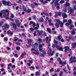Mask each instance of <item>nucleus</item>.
<instances>
[{"instance_id": "obj_26", "label": "nucleus", "mask_w": 76, "mask_h": 76, "mask_svg": "<svg viewBox=\"0 0 76 76\" xmlns=\"http://www.w3.org/2000/svg\"><path fill=\"white\" fill-rule=\"evenodd\" d=\"M58 50L59 51H63V47H60V48H59V49Z\"/></svg>"}, {"instance_id": "obj_30", "label": "nucleus", "mask_w": 76, "mask_h": 76, "mask_svg": "<svg viewBox=\"0 0 76 76\" xmlns=\"http://www.w3.org/2000/svg\"><path fill=\"white\" fill-rule=\"evenodd\" d=\"M67 64V63L66 62H63L62 63V66H64L65 65H66Z\"/></svg>"}, {"instance_id": "obj_17", "label": "nucleus", "mask_w": 76, "mask_h": 76, "mask_svg": "<svg viewBox=\"0 0 76 76\" xmlns=\"http://www.w3.org/2000/svg\"><path fill=\"white\" fill-rule=\"evenodd\" d=\"M37 42L38 43H40V42H42V39L39 38L38 39Z\"/></svg>"}, {"instance_id": "obj_16", "label": "nucleus", "mask_w": 76, "mask_h": 76, "mask_svg": "<svg viewBox=\"0 0 76 76\" xmlns=\"http://www.w3.org/2000/svg\"><path fill=\"white\" fill-rule=\"evenodd\" d=\"M39 22H44V19L42 18H40L39 20Z\"/></svg>"}, {"instance_id": "obj_48", "label": "nucleus", "mask_w": 76, "mask_h": 76, "mask_svg": "<svg viewBox=\"0 0 76 76\" xmlns=\"http://www.w3.org/2000/svg\"><path fill=\"white\" fill-rule=\"evenodd\" d=\"M64 3V1L63 0L61 1H60V3L61 4H63V3Z\"/></svg>"}, {"instance_id": "obj_22", "label": "nucleus", "mask_w": 76, "mask_h": 76, "mask_svg": "<svg viewBox=\"0 0 76 76\" xmlns=\"http://www.w3.org/2000/svg\"><path fill=\"white\" fill-rule=\"evenodd\" d=\"M63 75V71H61L59 74V76H62Z\"/></svg>"}, {"instance_id": "obj_44", "label": "nucleus", "mask_w": 76, "mask_h": 76, "mask_svg": "<svg viewBox=\"0 0 76 76\" xmlns=\"http://www.w3.org/2000/svg\"><path fill=\"white\" fill-rule=\"evenodd\" d=\"M23 10H24V11L25 12H26V8H25V7L24 6H23Z\"/></svg>"}, {"instance_id": "obj_37", "label": "nucleus", "mask_w": 76, "mask_h": 76, "mask_svg": "<svg viewBox=\"0 0 76 76\" xmlns=\"http://www.w3.org/2000/svg\"><path fill=\"white\" fill-rule=\"evenodd\" d=\"M68 22L70 24H71L72 23V20L71 19H69V20H68Z\"/></svg>"}, {"instance_id": "obj_56", "label": "nucleus", "mask_w": 76, "mask_h": 76, "mask_svg": "<svg viewBox=\"0 0 76 76\" xmlns=\"http://www.w3.org/2000/svg\"><path fill=\"white\" fill-rule=\"evenodd\" d=\"M59 64H62L63 63V62H62V61L61 60L59 61Z\"/></svg>"}, {"instance_id": "obj_25", "label": "nucleus", "mask_w": 76, "mask_h": 76, "mask_svg": "<svg viewBox=\"0 0 76 76\" xmlns=\"http://www.w3.org/2000/svg\"><path fill=\"white\" fill-rule=\"evenodd\" d=\"M31 22H32V24H33V27L35 28V27L36 26V24H35V22H34L33 21L31 22Z\"/></svg>"}, {"instance_id": "obj_19", "label": "nucleus", "mask_w": 76, "mask_h": 76, "mask_svg": "<svg viewBox=\"0 0 76 76\" xmlns=\"http://www.w3.org/2000/svg\"><path fill=\"white\" fill-rule=\"evenodd\" d=\"M47 30L48 32L50 33H51V29H50V28H47Z\"/></svg>"}, {"instance_id": "obj_27", "label": "nucleus", "mask_w": 76, "mask_h": 76, "mask_svg": "<svg viewBox=\"0 0 76 76\" xmlns=\"http://www.w3.org/2000/svg\"><path fill=\"white\" fill-rule=\"evenodd\" d=\"M58 41H60V39H61V38H62V37H61V36H58Z\"/></svg>"}, {"instance_id": "obj_12", "label": "nucleus", "mask_w": 76, "mask_h": 76, "mask_svg": "<svg viewBox=\"0 0 76 76\" xmlns=\"http://www.w3.org/2000/svg\"><path fill=\"white\" fill-rule=\"evenodd\" d=\"M16 22L18 26H20V25L21 24V23H20L19 21L18 20H16Z\"/></svg>"}, {"instance_id": "obj_54", "label": "nucleus", "mask_w": 76, "mask_h": 76, "mask_svg": "<svg viewBox=\"0 0 76 76\" xmlns=\"http://www.w3.org/2000/svg\"><path fill=\"white\" fill-rule=\"evenodd\" d=\"M4 40L5 41H7L8 40V39L7 37H4Z\"/></svg>"}, {"instance_id": "obj_10", "label": "nucleus", "mask_w": 76, "mask_h": 76, "mask_svg": "<svg viewBox=\"0 0 76 76\" xmlns=\"http://www.w3.org/2000/svg\"><path fill=\"white\" fill-rule=\"evenodd\" d=\"M2 3L5 5V6H7L8 4V2H7L6 1H3Z\"/></svg>"}, {"instance_id": "obj_9", "label": "nucleus", "mask_w": 76, "mask_h": 76, "mask_svg": "<svg viewBox=\"0 0 76 76\" xmlns=\"http://www.w3.org/2000/svg\"><path fill=\"white\" fill-rule=\"evenodd\" d=\"M7 34L8 35H11V36L13 35V33L11 32L10 31H8L7 32Z\"/></svg>"}, {"instance_id": "obj_55", "label": "nucleus", "mask_w": 76, "mask_h": 76, "mask_svg": "<svg viewBox=\"0 0 76 76\" xmlns=\"http://www.w3.org/2000/svg\"><path fill=\"white\" fill-rule=\"evenodd\" d=\"M10 17L12 18H14V15L13 14H11V15L10 16Z\"/></svg>"}, {"instance_id": "obj_45", "label": "nucleus", "mask_w": 76, "mask_h": 76, "mask_svg": "<svg viewBox=\"0 0 76 76\" xmlns=\"http://www.w3.org/2000/svg\"><path fill=\"white\" fill-rule=\"evenodd\" d=\"M49 25L50 26H54V24H53V23H49Z\"/></svg>"}, {"instance_id": "obj_20", "label": "nucleus", "mask_w": 76, "mask_h": 76, "mask_svg": "<svg viewBox=\"0 0 76 76\" xmlns=\"http://www.w3.org/2000/svg\"><path fill=\"white\" fill-rule=\"evenodd\" d=\"M40 2L42 3L43 4H45V3H47V1H44V0L40 1Z\"/></svg>"}, {"instance_id": "obj_29", "label": "nucleus", "mask_w": 76, "mask_h": 76, "mask_svg": "<svg viewBox=\"0 0 76 76\" xmlns=\"http://www.w3.org/2000/svg\"><path fill=\"white\" fill-rule=\"evenodd\" d=\"M56 14L55 15V18H57V16H58V12H55Z\"/></svg>"}, {"instance_id": "obj_13", "label": "nucleus", "mask_w": 76, "mask_h": 76, "mask_svg": "<svg viewBox=\"0 0 76 76\" xmlns=\"http://www.w3.org/2000/svg\"><path fill=\"white\" fill-rule=\"evenodd\" d=\"M64 6L66 7H69L70 6V4L69 3L66 2L65 4H64Z\"/></svg>"}, {"instance_id": "obj_52", "label": "nucleus", "mask_w": 76, "mask_h": 76, "mask_svg": "<svg viewBox=\"0 0 76 76\" xmlns=\"http://www.w3.org/2000/svg\"><path fill=\"white\" fill-rule=\"evenodd\" d=\"M8 67H12V64L10 63L8 65Z\"/></svg>"}, {"instance_id": "obj_58", "label": "nucleus", "mask_w": 76, "mask_h": 76, "mask_svg": "<svg viewBox=\"0 0 76 76\" xmlns=\"http://www.w3.org/2000/svg\"><path fill=\"white\" fill-rule=\"evenodd\" d=\"M57 61H61V58H58L57 59Z\"/></svg>"}, {"instance_id": "obj_21", "label": "nucleus", "mask_w": 76, "mask_h": 76, "mask_svg": "<svg viewBox=\"0 0 76 76\" xmlns=\"http://www.w3.org/2000/svg\"><path fill=\"white\" fill-rule=\"evenodd\" d=\"M59 25L60 27H63V23L60 21Z\"/></svg>"}, {"instance_id": "obj_31", "label": "nucleus", "mask_w": 76, "mask_h": 76, "mask_svg": "<svg viewBox=\"0 0 76 76\" xmlns=\"http://www.w3.org/2000/svg\"><path fill=\"white\" fill-rule=\"evenodd\" d=\"M28 42L30 43L31 42H32V41H33V40H32V39H28Z\"/></svg>"}, {"instance_id": "obj_38", "label": "nucleus", "mask_w": 76, "mask_h": 76, "mask_svg": "<svg viewBox=\"0 0 76 76\" xmlns=\"http://www.w3.org/2000/svg\"><path fill=\"white\" fill-rule=\"evenodd\" d=\"M28 63H31V64L33 63V61H32L28 60Z\"/></svg>"}, {"instance_id": "obj_15", "label": "nucleus", "mask_w": 76, "mask_h": 76, "mask_svg": "<svg viewBox=\"0 0 76 76\" xmlns=\"http://www.w3.org/2000/svg\"><path fill=\"white\" fill-rule=\"evenodd\" d=\"M39 31L38 30L36 31H35V33H34V36H36L37 35V34H38V33H39Z\"/></svg>"}, {"instance_id": "obj_59", "label": "nucleus", "mask_w": 76, "mask_h": 76, "mask_svg": "<svg viewBox=\"0 0 76 76\" xmlns=\"http://www.w3.org/2000/svg\"><path fill=\"white\" fill-rule=\"evenodd\" d=\"M58 15H59V16H61V12H58Z\"/></svg>"}, {"instance_id": "obj_18", "label": "nucleus", "mask_w": 76, "mask_h": 76, "mask_svg": "<svg viewBox=\"0 0 76 76\" xmlns=\"http://www.w3.org/2000/svg\"><path fill=\"white\" fill-rule=\"evenodd\" d=\"M51 49H49V50L48 52V53L49 56L51 55Z\"/></svg>"}, {"instance_id": "obj_11", "label": "nucleus", "mask_w": 76, "mask_h": 76, "mask_svg": "<svg viewBox=\"0 0 76 76\" xmlns=\"http://www.w3.org/2000/svg\"><path fill=\"white\" fill-rule=\"evenodd\" d=\"M49 38L48 37H46V39H47L46 40V42H47V43H48V46H50V42H49V41H48V40Z\"/></svg>"}, {"instance_id": "obj_24", "label": "nucleus", "mask_w": 76, "mask_h": 76, "mask_svg": "<svg viewBox=\"0 0 76 76\" xmlns=\"http://www.w3.org/2000/svg\"><path fill=\"white\" fill-rule=\"evenodd\" d=\"M74 26H75L74 25H71V26L69 27V29L72 30V28H74Z\"/></svg>"}, {"instance_id": "obj_60", "label": "nucleus", "mask_w": 76, "mask_h": 76, "mask_svg": "<svg viewBox=\"0 0 76 76\" xmlns=\"http://www.w3.org/2000/svg\"><path fill=\"white\" fill-rule=\"evenodd\" d=\"M56 48H57L58 50H59V48H60V47H59V46H58V45H56Z\"/></svg>"}, {"instance_id": "obj_4", "label": "nucleus", "mask_w": 76, "mask_h": 76, "mask_svg": "<svg viewBox=\"0 0 76 76\" xmlns=\"http://www.w3.org/2000/svg\"><path fill=\"white\" fill-rule=\"evenodd\" d=\"M68 13H69V15H70V14H72V13H73V14H72V16H75V15H76V13H75L74 12V10H72V9H71V8L69 7L68 8Z\"/></svg>"}, {"instance_id": "obj_42", "label": "nucleus", "mask_w": 76, "mask_h": 76, "mask_svg": "<svg viewBox=\"0 0 76 76\" xmlns=\"http://www.w3.org/2000/svg\"><path fill=\"white\" fill-rule=\"evenodd\" d=\"M12 4H11L10 2H8V5L7 6H12Z\"/></svg>"}, {"instance_id": "obj_3", "label": "nucleus", "mask_w": 76, "mask_h": 76, "mask_svg": "<svg viewBox=\"0 0 76 76\" xmlns=\"http://www.w3.org/2000/svg\"><path fill=\"white\" fill-rule=\"evenodd\" d=\"M54 2H55V6H56V9L58 10L59 9H60V7L58 6L60 5V4L58 3V2L57 1H53L52 2H51V4H53Z\"/></svg>"}, {"instance_id": "obj_46", "label": "nucleus", "mask_w": 76, "mask_h": 76, "mask_svg": "<svg viewBox=\"0 0 76 76\" xmlns=\"http://www.w3.org/2000/svg\"><path fill=\"white\" fill-rule=\"evenodd\" d=\"M39 33H38V34H39V35H40L41 34H42V31H41L40 32H39Z\"/></svg>"}, {"instance_id": "obj_5", "label": "nucleus", "mask_w": 76, "mask_h": 76, "mask_svg": "<svg viewBox=\"0 0 76 76\" xmlns=\"http://www.w3.org/2000/svg\"><path fill=\"white\" fill-rule=\"evenodd\" d=\"M56 23L55 24V26L57 28H59V24H60V21L56 19Z\"/></svg>"}, {"instance_id": "obj_34", "label": "nucleus", "mask_w": 76, "mask_h": 76, "mask_svg": "<svg viewBox=\"0 0 76 76\" xmlns=\"http://www.w3.org/2000/svg\"><path fill=\"white\" fill-rule=\"evenodd\" d=\"M63 70H64V72H65V73H68V72H69V71H67V70H66L65 69H63Z\"/></svg>"}, {"instance_id": "obj_50", "label": "nucleus", "mask_w": 76, "mask_h": 76, "mask_svg": "<svg viewBox=\"0 0 76 76\" xmlns=\"http://www.w3.org/2000/svg\"><path fill=\"white\" fill-rule=\"evenodd\" d=\"M14 57L16 58H18V55L17 54H15L14 55Z\"/></svg>"}, {"instance_id": "obj_40", "label": "nucleus", "mask_w": 76, "mask_h": 76, "mask_svg": "<svg viewBox=\"0 0 76 76\" xmlns=\"http://www.w3.org/2000/svg\"><path fill=\"white\" fill-rule=\"evenodd\" d=\"M49 71L50 72H53L54 71V68H52Z\"/></svg>"}, {"instance_id": "obj_14", "label": "nucleus", "mask_w": 76, "mask_h": 76, "mask_svg": "<svg viewBox=\"0 0 76 76\" xmlns=\"http://www.w3.org/2000/svg\"><path fill=\"white\" fill-rule=\"evenodd\" d=\"M36 75V76H41L40 75V73L38 71H37L35 73Z\"/></svg>"}, {"instance_id": "obj_1", "label": "nucleus", "mask_w": 76, "mask_h": 76, "mask_svg": "<svg viewBox=\"0 0 76 76\" xmlns=\"http://www.w3.org/2000/svg\"><path fill=\"white\" fill-rule=\"evenodd\" d=\"M34 45L35 46H34L33 45L32 46L33 48H35V49L32 48L31 49V51H32V52H33V53L34 54H36V55H38V54H39V55H40V56H42V57H44V55H45V51H44V50H42L43 48H42V45H39V51H40V52H41V51H42L44 53L43 54H42L41 53H39V52H37V50H38V48H37V47L38 45V44L37 43H35L34 44ZM35 46H37L36 48L35 47Z\"/></svg>"}, {"instance_id": "obj_49", "label": "nucleus", "mask_w": 76, "mask_h": 76, "mask_svg": "<svg viewBox=\"0 0 76 76\" xmlns=\"http://www.w3.org/2000/svg\"><path fill=\"white\" fill-rule=\"evenodd\" d=\"M29 68H30V69H31V70L32 69H35V67H33L32 66L30 67Z\"/></svg>"}, {"instance_id": "obj_35", "label": "nucleus", "mask_w": 76, "mask_h": 76, "mask_svg": "<svg viewBox=\"0 0 76 76\" xmlns=\"http://www.w3.org/2000/svg\"><path fill=\"white\" fill-rule=\"evenodd\" d=\"M14 40L15 41H18V39H19L18 38V37H15L14 38Z\"/></svg>"}, {"instance_id": "obj_6", "label": "nucleus", "mask_w": 76, "mask_h": 76, "mask_svg": "<svg viewBox=\"0 0 76 76\" xmlns=\"http://www.w3.org/2000/svg\"><path fill=\"white\" fill-rule=\"evenodd\" d=\"M64 49H65L64 51L65 53H67V51H70L71 50V49H70V48L68 46H65L64 47Z\"/></svg>"}, {"instance_id": "obj_23", "label": "nucleus", "mask_w": 76, "mask_h": 76, "mask_svg": "<svg viewBox=\"0 0 76 76\" xmlns=\"http://www.w3.org/2000/svg\"><path fill=\"white\" fill-rule=\"evenodd\" d=\"M71 34L72 35H75L76 34V32L74 30H72L71 31Z\"/></svg>"}, {"instance_id": "obj_62", "label": "nucleus", "mask_w": 76, "mask_h": 76, "mask_svg": "<svg viewBox=\"0 0 76 76\" xmlns=\"http://www.w3.org/2000/svg\"><path fill=\"white\" fill-rule=\"evenodd\" d=\"M64 12H67V9L66 8L64 9Z\"/></svg>"}, {"instance_id": "obj_8", "label": "nucleus", "mask_w": 76, "mask_h": 76, "mask_svg": "<svg viewBox=\"0 0 76 76\" xmlns=\"http://www.w3.org/2000/svg\"><path fill=\"white\" fill-rule=\"evenodd\" d=\"M62 16L63 18L65 19V18H67V16L66 15V14L65 13H63L62 14Z\"/></svg>"}, {"instance_id": "obj_53", "label": "nucleus", "mask_w": 76, "mask_h": 76, "mask_svg": "<svg viewBox=\"0 0 76 76\" xmlns=\"http://www.w3.org/2000/svg\"><path fill=\"white\" fill-rule=\"evenodd\" d=\"M67 21V20L66 19H64L63 20V23H65V22H66Z\"/></svg>"}, {"instance_id": "obj_33", "label": "nucleus", "mask_w": 76, "mask_h": 76, "mask_svg": "<svg viewBox=\"0 0 76 76\" xmlns=\"http://www.w3.org/2000/svg\"><path fill=\"white\" fill-rule=\"evenodd\" d=\"M16 49L17 51H19L20 50V48L19 47H16Z\"/></svg>"}, {"instance_id": "obj_43", "label": "nucleus", "mask_w": 76, "mask_h": 76, "mask_svg": "<svg viewBox=\"0 0 76 76\" xmlns=\"http://www.w3.org/2000/svg\"><path fill=\"white\" fill-rule=\"evenodd\" d=\"M54 42L55 44L57 45V44H58V42L56 41V40H55V39H54Z\"/></svg>"}, {"instance_id": "obj_61", "label": "nucleus", "mask_w": 76, "mask_h": 76, "mask_svg": "<svg viewBox=\"0 0 76 76\" xmlns=\"http://www.w3.org/2000/svg\"><path fill=\"white\" fill-rule=\"evenodd\" d=\"M65 25L66 26H69V25H71V24H70V23H66Z\"/></svg>"}, {"instance_id": "obj_7", "label": "nucleus", "mask_w": 76, "mask_h": 76, "mask_svg": "<svg viewBox=\"0 0 76 76\" xmlns=\"http://www.w3.org/2000/svg\"><path fill=\"white\" fill-rule=\"evenodd\" d=\"M2 28L4 29H5V28H9V25L7 24H5V25L2 26Z\"/></svg>"}, {"instance_id": "obj_2", "label": "nucleus", "mask_w": 76, "mask_h": 76, "mask_svg": "<svg viewBox=\"0 0 76 76\" xmlns=\"http://www.w3.org/2000/svg\"><path fill=\"white\" fill-rule=\"evenodd\" d=\"M2 13H0V16L2 18H4V17L9 15V10H7L2 11Z\"/></svg>"}, {"instance_id": "obj_64", "label": "nucleus", "mask_w": 76, "mask_h": 76, "mask_svg": "<svg viewBox=\"0 0 76 76\" xmlns=\"http://www.w3.org/2000/svg\"><path fill=\"white\" fill-rule=\"evenodd\" d=\"M73 8L75 10H76V5H74Z\"/></svg>"}, {"instance_id": "obj_47", "label": "nucleus", "mask_w": 76, "mask_h": 76, "mask_svg": "<svg viewBox=\"0 0 76 76\" xmlns=\"http://www.w3.org/2000/svg\"><path fill=\"white\" fill-rule=\"evenodd\" d=\"M30 31H31L32 32H33L34 31V28H33L32 27L30 28Z\"/></svg>"}, {"instance_id": "obj_36", "label": "nucleus", "mask_w": 76, "mask_h": 76, "mask_svg": "<svg viewBox=\"0 0 76 76\" xmlns=\"http://www.w3.org/2000/svg\"><path fill=\"white\" fill-rule=\"evenodd\" d=\"M31 11V10L30 9H28V10H26V12H28V13H29Z\"/></svg>"}, {"instance_id": "obj_39", "label": "nucleus", "mask_w": 76, "mask_h": 76, "mask_svg": "<svg viewBox=\"0 0 76 76\" xmlns=\"http://www.w3.org/2000/svg\"><path fill=\"white\" fill-rule=\"evenodd\" d=\"M16 2L18 3H22V1H21V0L17 1Z\"/></svg>"}, {"instance_id": "obj_51", "label": "nucleus", "mask_w": 76, "mask_h": 76, "mask_svg": "<svg viewBox=\"0 0 76 76\" xmlns=\"http://www.w3.org/2000/svg\"><path fill=\"white\" fill-rule=\"evenodd\" d=\"M16 44L18 45H20V43L19 42H16Z\"/></svg>"}, {"instance_id": "obj_57", "label": "nucleus", "mask_w": 76, "mask_h": 76, "mask_svg": "<svg viewBox=\"0 0 76 76\" xmlns=\"http://www.w3.org/2000/svg\"><path fill=\"white\" fill-rule=\"evenodd\" d=\"M34 4H35V6H38V4L36 2H34Z\"/></svg>"}, {"instance_id": "obj_41", "label": "nucleus", "mask_w": 76, "mask_h": 76, "mask_svg": "<svg viewBox=\"0 0 76 76\" xmlns=\"http://www.w3.org/2000/svg\"><path fill=\"white\" fill-rule=\"evenodd\" d=\"M33 19L34 20H36L37 19V17L35 15H34L33 16Z\"/></svg>"}, {"instance_id": "obj_28", "label": "nucleus", "mask_w": 76, "mask_h": 76, "mask_svg": "<svg viewBox=\"0 0 76 76\" xmlns=\"http://www.w3.org/2000/svg\"><path fill=\"white\" fill-rule=\"evenodd\" d=\"M11 23H12V25L13 26V27L15 28H16V26L15 25V23L13 24V23L11 22Z\"/></svg>"}, {"instance_id": "obj_32", "label": "nucleus", "mask_w": 76, "mask_h": 76, "mask_svg": "<svg viewBox=\"0 0 76 76\" xmlns=\"http://www.w3.org/2000/svg\"><path fill=\"white\" fill-rule=\"evenodd\" d=\"M43 13L44 15H45V16H48L49 15L48 13L45 12H43Z\"/></svg>"}, {"instance_id": "obj_63", "label": "nucleus", "mask_w": 76, "mask_h": 76, "mask_svg": "<svg viewBox=\"0 0 76 76\" xmlns=\"http://www.w3.org/2000/svg\"><path fill=\"white\" fill-rule=\"evenodd\" d=\"M22 35L24 37H26V36H25V34L24 33H22Z\"/></svg>"}]
</instances>
